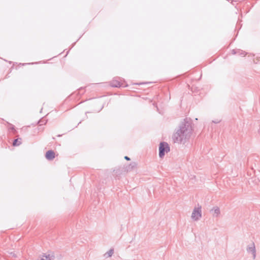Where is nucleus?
Instances as JSON below:
<instances>
[{
    "label": "nucleus",
    "mask_w": 260,
    "mask_h": 260,
    "mask_svg": "<svg viewBox=\"0 0 260 260\" xmlns=\"http://www.w3.org/2000/svg\"><path fill=\"white\" fill-rule=\"evenodd\" d=\"M193 131L191 123L187 121L182 124L173 135L174 143L184 144L190 139Z\"/></svg>",
    "instance_id": "f257e3e1"
},
{
    "label": "nucleus",
    "mask_w": 260,
    "mask_h": 260,
    "mask_svg": "<svg viewBox=\"0 0 260 260\" xmlns=\"http://www.w3.org/2000/svg\"><path fill=\"white\" fill-rule=\"evenodd\" d=\"M202 214V207L201 206L198 205L193 209L191 218L193 221H197L201 218Z\"/></svg>",
    "instance_id": "f03ea898"
},
{
    "label": "nucleus",
    "mask_w": 260,
    "mask_h": 260,
    "mask_svg": "<svg viewBox=\"0 0 260 260\" xmlns=\"http://www.w3.org/2000/svg\"><path fill=\"white\" fill-rule=\"evenodd\" d=\"M170 150L169 145L165 142L161 143L159 147V157L162 158L165 155L166 153H167Z\"/></svg>",
    "instance_id": "7ed1b4c3"
},
{
    "label": "nucleus",
    "mask_w": 260,
    "mask_h": 260,
    "mask_svg": "<svg viewBox=\"0 0 260 260\" xmlns=\"http://www.w3.org/2000/svg\"><path fill=\"white\" fill-rule=\"evenodd\" d=\"M247 250L248 253L252 254L253 258L255 259L256 257V250L254 243H251L248 245Z\"/></svg>",
    "instance_id": "20e7f679"
},
{
    "label": "nucleus",
    "mask_w": 260,
    "mask_h": 260,
    "mask_svg": "<svg viewBox=\"0 0 260 260\" xmlns=\"http://www.w3.org/2000/svg\"><path fill=\"white\" fill-rule=\"evenodd\" d=\"M211 211L212 212L213 216L214 217L217 218L220 215V210L217 206L214 207Z\"/></svg>",
    "instance_id": "39448f33"
},
{
    "label": "nucleus",
    "mask_w": 260,
    "mask_h": 260,
    "mask_svg": "<svg viewBox=\"0 0 260 260\" xmlns=\"http://www.w3.org/2000/svg\"><path fill=\"white\" fill-rule=\"evenodd\" d=\"M45 156L47 159L52 160L55 157V153L52 150H49L46 152Z\"/></svg>",
    "instance_id": "423d86ee"
},
{
    "label": "nucleus",
    "mask_w": 260,
    "mask_h": 260,
    "mask_svg": "<svg viewBox=\"0 0 260 260\" xmlns=\"http://www.w3.org/2000/svg\"><path fill=\"white\" fill-rule=\"evenodd\" d=\"M114 253V250L113 249H111L108 251H107L105 254L104 256L106 257H111Z\"/></svg>",
    "instance_id": "0eeeda50"
},
{
    "label": "nucleus",
    "mask_w": 260,
    "mask_h": 260,
    "mask_svg": "<svg viewBox=\"0 0 260 260\" xmlns=\"http://www.w3.org/2000/svg\"><path fill=\"white\" fill-rule=\"evenodd\" d=\"M38 260H53V258L50 255H43L40 259Z\"/></svg>",
    "instance_id": "6e6552de"
},
{
    "label": "nucleus",
    "mask_w": 260,
    "mask_h": 260,
    "mask_svg": "<svg viewBox=\"0 0 260 260\" xmlns=\"http://www.w3.org/2000/svg\"><path fill=\"white\" fill-rule=\"evenodd\" d=\"M21 139H15L13 143V146H19L21 143Z\"/></svg>",
    "instance_id": "1a4fd4ad"
},
{
    "label": "nucleus",
    "mask_w": 260,
    "mask_h": 260,
    "mask_svg": "<svg viewBox=\"0 0 260 260\" xmlns=\"http://www.w3.org/2000/svg\"><path fill=\"white\" fill-rule=\"evenodd\" d=\"M112 86H114V87H120V86H122V84L120 82H116L115 83L114 81H113L112 83Z\"/></svg>",
    "instance_id": "9d476101"
},
{
    "label": "nucleus",
    "mask_w": 260,
    "mask_h": 260,
    "mask_svg": "<svg viewBox=\"0 0 260 260\" xmlns=\"http://www.w3.org/2000/svg\"><path fill=\"white\" fill-rule=\"evenodd\" d=\"M9 129H11L12 131H15L14 126L12 124L10 125Z\"/></svg>",
    "instance_id": "9b49d317"
},
{
    "label": "nucleus",
    "mask_w": 260,
    "mask_h": 260,
    "mask_svg": "<svg viewBox=\"0 0 260 260\" xmlns=\"http://www.w3.org/2000/svg\"><path fill=\"white\" fill-rule=\"evenodd\" d=\"M44 121H45V120H41L39 122V123L40 125H41L42 122H44Z\"/></svg>",
    "instance_id": "f8f14e48"
},
{
    "label": "nucleus",
    "mask_w": 260,
    "mask_h": 260,
    "mask_svg": "<svg viewBox=\"0 0 260 260\" xmlns=\"http://www.w3.org/2000/svg\"><path fill=\"white\" fill-rule=\"evenodd\" d=\"M124 158H125V159L128 160H129L130 159L129 158L128 156H125Z\"/></svg>",
    "instance_id": "ddd939ff"
},
{
    "label": "nucleus",
    "mask_w": 260,
    "mask_h": 260,
    "mask_svg": "<svg viewBox=\"0 0 260 260\" xmlns=\"http://www.w3.org/2000/svg\"><path fill=\"white\" fill-rule=\"evenodd\" d=\"M213 122H214V123H218V121H217V122H216V121H213Z\"/></svg>",
    "instance_id": "4468645a"
}]
</instances>
